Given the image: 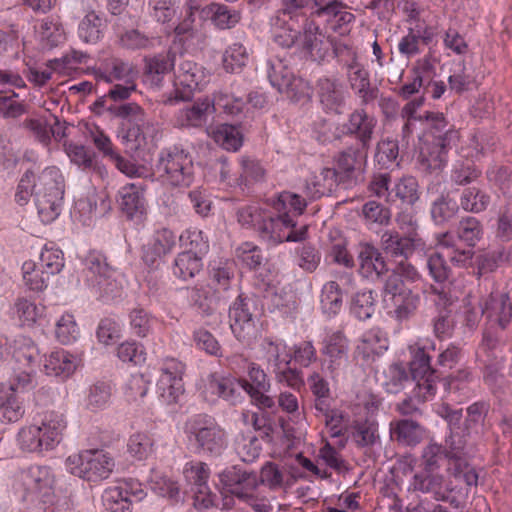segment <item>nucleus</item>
Here are the masks:
<instances>
[{"label": "nucleus", "mask_w": 512, "mask_h": 512, "mask_svg": "<svg viewBox=\"0 0 512 512\" xmlns=\"http://www.w3.org/2000/svg\"><path fill=\"white\" fill-rule=\"evenodd\" d=\"M24 414V401L19 393L6 391L0 395V422L2 424L16 423Z\"/></svg>", "instance_id": "40"}, {"label": "nucleus", "mask_w": 512, "mask_h": 512, "mask_svg": "<svg viewBox=\"0 0 512 512\" xmlns=\"http://www.w3.org/2000/svg\"><path fill=\"white\" fill-rule=\"evenodd\" d=\"M108 111L114 116L126 121L124 126L140 123L142 126L144 121L149 120L144 110L136 103L130 102L121 105H109Z\"/></svg>", "instance_id": "58"}, {"label": "nucleus", "mask_w": 512, "mask_h": 512, "mask_svg": "<svg viewBox=\"0 0 512 512\" xmlns=\"http://www.w3.org/2000/svg\"><path fill=\"white\" fill-rule=\"evenodd\" d=\"M409 380V374L402 363H393L383 371L382 386L386 392L397 394Z\"/></svg>", "instance_id": "53"}, {"label": "nucleus", "mask_w": 512, "mask_h": 512, "mask_svg": "<svg viewBox=\"0 0 512 512\" xmlns=\"http://www.w3.org/2000/svg\"><path fill=\"white\" fill-rule=\"evenodd\" d=\"M349 344L341 331L333 332L323 340L322 354L325 356L324 369L332 378L337 377L348 363Z\"/></svg>", "instance_id": "17"}, {"label": "nucleus", "mask_w": 512, "mask_h": 512, "mask_svg": "<svg viewBox=\"0 0 512 512\" xmlns=\"http://www.w3.org/2000/svg\"><path fill=\"white\" fill-rule=\"evenodd\" d=\"M482 303V315L486 319V328L480 349L492 352V355L496 356L495 351L502 348L508 340L506 328L512 320V302L508 293L491 291Z\"/></svg>", "instance_id": "5"}, {"label": "nucleus", "mask_w": 512, "mask_h": 512, "mask_svg": "<svg viewBox=\"0 0 512 512\" xmlns=\"http://www.w3.org/2000/svg\"><path fill=\"white\" fill-rule=\"evenodd\" d=\"M359 271L365 277L376 276L380 279L389 272L387 263L378 248L370 243L358 245Z\"/></svg>", "instance_id": "30"}, {"label": "nucleus", "mask_w": 512, "mask_h": 512, "mask_svg": "<svg viewBox=\"0 0 512 512\" xmlns=\"http://www.w3.org/2000/svg\"><path fill=\"white\" fill-rule=\"evenodd\" d=\"M24 489L23 500L37 503L43 512H68L70 502L60 490H56V479L48 466L33 465L21 473Z\"/></svg>", "instance_id": "2"}, {"label": "nucleus", "mask_w": 512, "mask_h": 512, "mask_svg": "<svg viewBox=\"0 0 512 512\" xmlns=\"http://www.w3.org/2000/svg\"><path fill=\"white\" fill-rule=\"evenodd\" d=\"M218 477L220 497H217V501L221 509L233 508L236 498L252 507L255 512L272 510L269 500L258 493L259 479L256 472L235 465L223 470Z\"/></svg>", "instance_id": "1"}, {"label": "nucleus", "mask_w": 512, "mask_h": 512, "mask_svg": "<svg viewBox=\"0 0 512 512\" xmlns=\"http://www.w3.org/2000/svg\"><path fill=\"white\" fill-rule=\"evenodd\" d=\"M37 264L47 275H56L64 267L63 252L60 249L45 246Z\"/></svg>", "instance_id": "62"}, {"label": "nucleus", "mask_w": 512, "mask_h": 512, "mask_svg": "<svg viewBox=\"0 0 512 512\" xmlns=\"http://www.w3.org/2000/svg\"><path fill=\"white\" fill-rule=\"evenodd\" d=\"M145 496L141 484L133 479L120 482L117 486L105 489L102 500L105 508L111 512H130L133 502L141 501Z\"/></svg>", "instance_id": "16"}, {"label": "nucleus", "mask_w": 512, "mask_h": 512, "mask_svg": "<svg viewBox=\"0 0 512 512\" xmlns=\"http://www.w3.org/2000/svg\"><path fill=\"white\" fill-rule=\"evenodd\" d=\"M284 17L279 9L275 18L272 19V38L279 47L290 48L298 41L300 31L289 25Z\"/></svg>", "instance_id": "46"}, {"label": "nucleus", "mask_w": 512, "mask_h": 512, "mask_svg": "<svg viewBox=\"0 0 512 512\" xmlns=\"http://www.w3.org/2000/svg\"><path fill=\"white\" fill-rule=\"evenodd\" d=\"M367 157V151L360 146L348 147L341 151L336 159L337 171L344 188L356 183V171L361 168L362 160Z\"/></svg>", "instance_id": "31"}, {"label": "nucleus", "mask_w": 512, "mask_h": 512, "mask_svg": "<svg viewBox=\"0 0 512 512\" xmlns=\"http://www.w3.org/2000/svg\"><path fill=\"white\" fill-rule=\"evenodd\" d=\"M44 367L48 375L67 377L75 371L77 358L66 350H57L49 355Z\"/></svg>", "instance_id": "41"}, {"label": "nucleus", "mask_w": 512, "mask_h": 512, "mask_svg": "<svg viewBox=\"0 0 512 512\" xmlns=\"http://www.w3.org/2000/svg\"><path fill=\"white\" fill-rule=\"evenodd\" d=\"M257 299L240 294L229 307L230 328L243 344L251 345L257 338L255 318L258 313Z\"/></svg>", "instance_id": "11"}, {"label": "nucleus", "mask_w": 512, "mask_h": 512, "mask_svg": "<svg viewBox=\"0 0 512 512\" xmlns=\"http://www.w3.org/2000/svg\"><path fill=\"white\" fill-rule=\"evenodd\" d=\"M64 200V178L55 167L45 168L37 177L36 207L41 221L53 222L61 213Z\"/></svg>", "instance_id": "8"}, {"label": "nucleus", "mask_w": 512, "mask_h": 512, "mask_svg": "<svg viewBox=\"0 0 512 512\" xmlns=\"http://www.w3.org/2000/svg\"><path fill=\"white\" fill-rule=\"evenodd\" d=\"M459 206L469 213H481L485 211L491 202V197L485 191L477 187L463 189Z\"/></svg>", "instance_id": "47"}, {"label": "nucleus", "mask_w": 512, "mask_h": 512, "mask_svg": "<svg viewBox=\"0 0 512 512\" xmlns=\"http://www.w3.org/2000/svg\"><path fill=\"white\" fill-rule=\"evenodd\" d=\"M489 409L490 404L486 401H478L468 406L467 416L463 422L464 435L477 440L484 435L487 429L485 419Z\"/></svg>", "instance_id": "34"}, {"label": "nucleus", "mask_w": 512, "mask_h": 512, "mask_svg": "<svg viewBox=\"0 0 512 512\" xmlns=\"http://www.w3.org/2000/svg\"><path fill=\"white\" fill-rule=\"evenodd\" d=\"M175 61L176 53L173 51L145 58V81L153 88H160L164 75L173 69Z\"/></svg>", "instance_id": "32"}, {"label": "nucleus", "mask_w": 512, "mask_h": 512, "mask_svg": "<svg viewBox=\"0 0 512 512\" xmlns=\"http://www.w3.org/2000/svg\"><path fill=\"white\" fill-rule=\"evenodd\" d=\"M340 185L344 187V182L336 168L325 167L306 181L303 192L308 200L314 201L331 195Z\"/></svg>", "instance_id": "24"}, {"label": "nucleus", "mask_w": 512, "mask_h": 512, "mask_svg": "<svg viewBox=\"0 0 512 512\" xmlns=\"http://www.w3.org/2000/svg\"><path fill=\"white\" fill-rule=\"evenodd\" d=\"M85 275L88 285L105 301L121 297L122 285L112 277L113 271L106 258L98 253H90L85 259Z\"/></svg>", "instance_id": "13"}, {"label": "nucleus", "mask_w": 512, "mask_h": 512, "mask_svg": "<svg viewBox=\"0 0 512 512\" xmlns=\"http://www.w3.org/2000/svg\"><path fill=\"white\" fill-rule=\"evenodd\" d=\"M343 290L337 281L326 282L321 290V309L329 317L337 315L343 306Z\"/></svg>", "instance_id": "45"}, {"label": "nucleus", "mask_w": 512, "mask_h": 512, "mask_svg": "<svg viewBox=\"0 0 512 512\" xmlns=\"http://www.w3.org/2000/svg\"><path fill=\"white\" fill-rule=\"evenodd\" d=\"M480 352L485 354V359H481V361L485 365L484 370V381L485 383L492 389V391L495 393L497 389H500L502 387V384L504 383V377L499 372L501 368V362L498 360L499 358V351H501V348H498L495 353L496 356L492 355V352H485L479 348Z\"/></svg>", "instance_id": "55"}, {"label": "nucleus", "mask_w": 512, "mask_h": 512, "mask_svg": "<svg viewBox=\"0 0 512 512\" xmlns=\"http://www.w3.org/2000/svg\"><path fill=\"white\" fill-rule=\"evenodd\" d=\"M376 309V295L372 290L356 292L350 302L351 313L359 320L372 317Z\"/></svg>", "instance_id": "50"}, {"label": "nucleus", "mask_w": 512, "mask_h": 512, "mask_svg": "<svg viewBox=\"0 0 512 512\" xmlns=\"http://www.w3.org/2000/svg\"><path fill=\"white\" fill-rule=\"evenodd\" d=\"M296 263L308 273L314 272L321 262L320 251L311 243H305L295 250Z\"/></svg>", "instance_id": "63"}, {"label": "nucleus", "mask_w": 512, "mask_h": 512, "mask_svg": "<svg viewBox=\"0 0 512 512\" xmlns=\"http://www.w3.org/2000/svg\"><path fill=\"white\" fill-rule=\"evenodd\" d=\"M389 341L386 333L380 328H372L366 331L356 346L355 353L365 362H372L387 351Z\"/></svg>", "instance_id": "29"}, {"label": "nucleus", "mask_w": 512, "mask_h": 512, "mask_svg": "<svg viewBox=\"0 0 512 512\" xmlns=\"http://www.w3.org/2000/svg\"><path fill=\"white\" fill-rule=\"evenodd\" d=\"M111 386L105 382H96L88 389L85 406L91 411L104 409L111 398Z\"/></svg>", "instance_id": "59"}, {"label": "nucleus", "mask_w": 512, "mask_h": 512, "mask_svg": "<svg viewBox=\"0 0 512 512\" xmlns=\"http://www.w3.org/2000/svg\"><path fill=\"white\" fill-rule=\"evenodd\" d=\"M421 297L411 289L404 290L397 297L392 299L394 304V315L398 321H405L413 317L419 307Z\"/></svg>", "instance_id": "48"}, {"label": "nucleus", "mask_w": 512, "mask_h": 512, "mask_svg": "<svg viewBox=\"0 0 512 512\" xmlns=\"http://www.w3.org/2000/svg\"><path fill=\"white\" fill-rule=\"evenodd\" d=\"M377 119L366 112L364 108H357L348 115L343 124V134L354 137L358 146L363 151H368L371 146Z\"/></svg>", "instance_id": "19"}, {"label": "nucleus", "mask_w": 512, "mask_h": 512, "mask_svg": "<svg viewBox=\"0 0 512 512\" xmlns=\"http://www.w3.org/2000/svg\"><path fill=\"white\" fill-rule=\"evenodd\" d=\"M202 16L211 19L219 29H231L240 21V13L227 5L212 3L203 6Z\"/></svg>", "instance_id": "39"}, {"label": "nucleus", "mask_w": 512, "mask_h": 512, "mask_svg": "<svg viewBox=\"0 0 512 512\" xmlns=\"http://www.w3.org/2000/svg\"><path fill=\"white\" fill-rule=\"evenodd\" d=\"M432 292L437 296V299L434 300L435 305L443 308L434 320V334L438 339H444L450 335L453 327L449 313L446 310L452 304V298L444 287H432Z\"/></svg>", "instance_id": "36"}, {"label": "nucleus", "mask_w": 512, "mask_h": 512, "mask_svg": "<svg viewBox=\"0 0 512 512\" xmlns=\"http://www.w3.org/2000/svg\"><path fill=\"white\" fill-rule=\"evenodd\" d=\"M411 359L409 361L410 374L412 379H418L425 375L437 372L431 366V357L426 351L425 346L418 344L409 347Z\"/></svg>", "instance_id": "49"}, {"label": "nucleus", "mask_w": 512, "mask_h": 512, "mask_svg": "<svg viewBox=\"0 0 512 512\" xmlns=\"http://www.w3.org/2000/svg\"><path fill=\"white\" fill-rule=\"evenodd\" d=\"M475 440L464 435L462 430H452L446 438L445 446L443 447L445 458L448 459L449 464L467 460V457L470 455V446L472 445L470 441Z\"/></svg>", "instance_id": "37"}, {"label": "nucleus", "mask_w": 512, "mask_h": 512, "mask_svg": "<svg viewBox=\"0 0 512 512\" xmlns=\"http://www.w3.org/2000/svg\"><path fill=\"white\" fill-rule=\"evenodd\" d=\"M347 92L337 79L320 78L317 82V96L322 108L328 113L341 114L346 104Z\"/></svg>", "instance_id": "23"}, {"label": "nucleus", "mask_w": 512, "mask_h": 512, "mask_svg": "<svg viewBox=\"0 0 512 512\" xmlns=\"http://www.w3.org/2000/svg\"><path fill=\"white\" fill-rule=\"evenodd\" d=\"M80 13L83 15L78 25V36L86 43L95 44L103 36L106 26L101 12H97L91 0L81 2Z\"/></svg>", "instance_id": "26"}, {"label": "nucleus", "mask_w": 512, "mask_h": 512, "mask_svg": "<svg viewBox=\"0 0 512 512\" xmlns=\"http://www.w3.org/2000/svg\"><path fill=\"white\" fill-rule=\"evenodd\" d=\"M347 79L352 90L360 98L362 105H367L378 96V88L373 87L370 82L369 72L354 56L352 61L346 65Z\"/></svg>", "instance_id": "27"}, {"label": "nucleus", "mask_w": 512, "mask_h": 512, "mask_svg": "<svg viewBox=\"0 0 512 512\" xmlns=\"http://www.w3.org/2000/svg\"><path fill=\"white\" fill-rule=\"evenodd\" d=\"M179 241L187 249L185 252H192L200 258L209 251L208 238L201 230L187 229L179 236Z\"/></svg>", "instance_id": "57"}, {"label": "nucleus", "mask_w": 512, "mask_h": 512, "mask_svg": "<svg viewBox=\"0 0 512 512\" xmlns=\"http://www.w3.org/2000/svg\"><path fill=\"white\" fill-rule=\"evenodd\" d=\"M120 208L128 219H138L146 211L144 190L141 186L132 183L123 186L120 191Z\"/></svg>", "instance_id": "33"}, {"label": "nucleus", "mask_w": 512, "mask_h": 512, "mask_svg": "<svg viewBox=\"0 0 512 512\" xmlns=\"http://www.w3.org/2000/svg\"><path fill=\"white\" fill-rule=\"evenodd\" d=\"M460 209L449 193H441L431 201L430 215L436 225H443L454 219Z\"/></svg>", "instance_id": "38"}, {"label": "nucleus", "mask_w": 512, "mask_h": 512, "mask_svg": "<svg viewBox=\"0 0 512 512\" xmlns=\"http://www.w3.org/2000/svg\"><path fill=\"white\" fill-rule=\"evenodd\" d=\"M425 142L422 148L423 161L428 169H443L448 161V151L458 138V131L449 123L443 113L427 111L424 114Z\"/></svg>", "instance_id": "4"}, {"label": "nucleus", "mask_w": 512, "mask_h": 512, "mask_svg": "<svg viewBox=\"0 0 512 512\" xmlns=\"http://www.w3.org/2000/svg\"><path fill=\"white\" fill-rule=\"evenodd\" d=\"M97 81L113 83L114 81L131 82L137 76V70L132 63L120 58L112 57L103 60L93 69Z\"/></svg>", "instance_id": "28"}, {"label": "nucleus", "mask_w": 512, "mask_h": 512, "mask_svg": "<svg viewBox=\"0 0 512 512\" xmlns=\"http://www.w3.org/2000/svg\"><path fill=\"white\" fill-rule=\"evenodd\" d=\"M70 472L86 481L98 482L107 479L115 467L114 459L104 450H86L69 457Z\"/></svg>", "instance_id": "12"}, {"label": "nucleus", "mask_w": 512, "mask_h": 512, "mask_svg": "<svg viewBox=\"0 0 512 512\" xmlns=\"http://www.w3.org/2000/svg\"><path fill=\"white\" fill-rule=\"evenodd\" d=\"M153 175L165 185L189 187L194 181L193 158L179 146L164 148L157 156Z\"/></svg>", "instance_id": "7"}, {"label": "nucleus", "mask_w": 512, "mask_h": 512, "mask_svg": "<svg viewBox=\"0 0 512 512\" xmlns=\"http://www.w3.org/2000/svg\"><path fill=\"white\" fill-rule=\"evenodd\" d=\"M246 379L235 378L232 376L214 377L210 382L212 392L222 399L235 404L241 399V392L245 391Z\"/></svg>", "instance_id": "35"}, {"label": "nucleus", "mask_w": 512, "mask_h": 512, "mask_svg": "<svg viewBox=\"0 0 512 512\" xmlns=\"http://www.w3.org/2000/svg\"><path fill=\"white\" fill-rule=\"evenodd\" d=\"M213 112L214 104L209 97L198 99L192 106L181 111L182 125L200 127Z\"/></svg>", "instance_id": "43"}, {"label": "nucleus", "mask_w": 512, "mask_h": 512, "mask_svg": "<svg viewBox=\"0 0 512 512\" xmlns=\"http://www.w3.org/2000/svg\"><path fill=\"white\" fill-rule=\"evenodd\" d=\"M203 6L197 0H188L184 6V16L179 24L175 27L174 32L176 36H191L194 31L196 20H207L201 14Z\"/></svg>", "instance_id": "52"}, {"label": "nucleus", "mask_w": 512, "mask_h": 512, "mask_svg": "<svg viewBox=\"0 0 512 512\" xmlns=\"http://www.w3.org/2000/svg\"><path fill=\"white\" fill-rule=\"evenodd\" d=\"M155 132V125L149 119L144 121L143 126L140 123L126 126L122 139L130 152H136L146 145L147 136H153Z\"/></svg>", "instance_id": "42"}, {"label": "nucleus", "mask_w": 512, "mask_h": 512, "mask_svg": "<svg viewBox=\"0 0 512 512\" xmlns=\"http://www.w3.org/2000/svg\"><path fill=\"white\" fill-rule=\"evenodd\" d=\"M183 475L185 480L191 485V491L194 494V505L196 507L209 508L211 506L219 507L217 496L210 492L208 479L210 469L204 462L186 463Z\"/></svg>", "instance_id": "14"}, {"label": "nucleus", "mask_w": 512, "mask_h": 512, "mask_svg": "<svg viewBox=\"0 0 512 512\" xmlns=\"http://www.w3.org/2000/svg\"><path fill=\"white\" fill-rule=\"evenodd\" d=\"M249 54L240 43L229 46L223 54V67L227 72L238 73L247 64Z\"/></svg>", "instance_id": "60"}, {"label": "nucleus", "mask_w": 512, "mask_h": 512, "mask_svg": "<svg viewBox=\"0 0 512 512\" xmlns=\"http://www.w3.org/2000/svg\"><path fill=\"white\" fill-rule=\"evenodd\" d=\"M263 348L265 350L268 364L272 367V372L280 370L287 364H291L292 356L286 350V345L280 341H273L266 338L263 341Z\"/></svg>", "instance_id": "51"}, {"label": "nucleus", "mask_w": 512, "mask_h": 512, "mask_svg": "<svg viewBox=\"0 0 512 512\" xmlns=\"http://www.w3.org/2000/svg\"><path fill=\"white\" fill-rule=\"evenodd\" d=\"M291 225L288 212H278L276 215L265 212L255 231L268 246H276L284 242V232Z\"/></svg>", "instance_id": "25"}, {"label": "nucleus", "mask_w": 512, "mask_h": 512, "mask_svg": "<svg viewBox=\"0 0 512 512\" xmlns=\"http://www.w3.org/2000/svg\"><path fill=\"white\" fill-rule=\"evenodd\" d=\"M215 142L223 149L237 151L243 144V135L235 125L222 124L213 131Z\"/></svg>", "instance_id": "54"}, {"label": "nucleus", "mask_w": 512, "mask_h": 512, "mask_svg": "<svg viewBox=\"0 0 512 512\" xmlns=\"http://www.w3.org/2000/svg\"><path fill=\"white\" fill-rule=\"evenodd\" d=\"M418 182L412 176L398 178L392 183L389 173L374 175L369 189L391 205L413 206L419 200Z\"/></svg>", "instance_id": "9"}, {"label": "nucleus", "mask_w": 512, "mask_h": 512, "mask_svg": "<svg viewBox=\"0 0 512 512\" xmlns=\"http://www.w3.org/2000/svg\"><path fill=\"white\" fill-rule=\"evenodd\" d=\"M483 227L481 222L472 216L462 218L457 226V237L468 247L473 248L482 238Z\"/></svg>", "instance_id": "56"}, {"label": "nucleus", "mask_w": 512, "mask_h": 512, "mask_svg": "<svg viewBox=\"0 0 512 512\" xmlns=\"http://www.w3.org/2000/svg\"><path fill=\"white\" fill-rule=\"evenodd\" d=\"M66 420L63 414L48 411L39 425L22 427L17 434L20 448L26 452H42L54 449L62 440Z\"/></svg>", "instance_id": "6"}, {"label": "nucleus", "mask_w": 512, "mask_h": 512, "mask_svg": "<svg viewBox=\"0 0 512 512\" xmlns=\"http://www.w3.org/2000/svg\"><path fill=\"white\" fill-rule=\"evenodd\" d=\"M204 79L205 73L201 66L193 61L183 60L176 74V84L182 86L184 90L177 89L175 96L169 97L166 103L190 100L192 91L198 89Z\"/></svg>", "instance_id": "21"}, {"label": "nucleus", "mask_w": 512, "mask_h": 512, "mask_svg": "<svg viewBox=\"0 0 512 512\" xmlns=\"http://www.w3.org/2000/svg\"><path fill=\"white\" fill-rule=\"evenodd\" d=\"M203 267L202 258L192 252H181L174 260L173 274L178 279L186 281L194 278Z\"/></svg>", "instance_id": "44"}, {"label": "nucleus", "mask_w": 512, "mask_h": 512, "mask_svg": "<svg viewBox=\"0 0 512 512\" xmlns=\"http://www.w3.org/2000/svg\"><path fill=\"white\" fill-rule=\"evenodd\" d=\"M38 34L40 40L48 48L58 46L65 39L62 25L51 17L42 20Z\"/></svg>", "instance_id": "61"}, {"label": "nucleus", "mask_w": 512, "mask_h": 512, "mask_svg": "<svg viewBox=\"0 0 512 512\" xmlns=\"http://www.w3.org/2000/svg\"><path fill=\"white\" fill-rule=\"evenodd\" d=\"M184 433L192 451L205 458H218L228 447V435L216 419L206 413L188 418Z\"/></svg>", "instance_id": "3"}, {"label": "nucleus", "mask_w": 512, "mask_h": 512, "mask_svg": "<svg viewBox=\"0 0 512 512\" xmlns=\"http://www.w3.org/2000/svg\"><path fill=\"white\" fill-rule=\"evenodd\" d=\"M381 249L387 257L408 260L417 249L424 246L419 234L401 235L398 231L387 230L381 235Z\"/></svg>", "instance_id": "18"}, {"label": "nucleus", "mask_w": 512, "mask_h": 512, "mask_svg": "<svg viewBox=\"0 0 512 512\" xmlns=\"http://www.w3.org/2000/svg\"><path fill=\"white\" fill-rule=\"evenodd\" d=\"M22 269L24 283L30 290L42 291L47 287L51 276L44 273L38 264L25 262Z\"/></svg>", "instance_id": "64"}, {"label": "nucleus", "mask_w": 512, "mask_h": 512, "mask_svg": "<svg viewBox=\"0 0 512 512\" xmlns=\"http://www.w3.org/2000/svg\"><path fill=\"white\" fill-rule=\"evenodd\" d=\"M391 441L402 447H415L426 436V428L415 418L393 419L389 424Z\"/></svg>", "instance_id": "22"}, {"label": "nucleus", "mask_w": 512, "mask_h": 512, "mask_svg": "<svg viewBox=\"0 0 512 512\" xmlns=\"http://www.w3.org/2000/svg\"><path fill=\"white\" fill-rule=\"evenodd\" d=\"M267 77L271 85L289 98L302 93L303 82L296 78L291 68L282 59H269L266 63Z\"/></svg>", "instance_id": "20"}, {"label": "nucleus", "mask_w": 512, "mask_h": 512, "mask_svg": "<svg viewBox=\"0 0 512 512\" xmlns=\"http://www.w3.org/2000/svg\"><path fill=\"white\" fill-rule=\"evenodd\" d=\"M415 491L431 494L436 501L447 502L455 509L465 505L468 491L452 483H446L444 476L432 471H420L413 476Z\"/></svg>", "instance_id": "10"}, {"label": "nucleus", "mask_w": 512, "mask_h": 512, "mask_svg": "<svg viewBox=\"0 0 512 512\" xmlns=\"http://www.w3.org/2000/svg\"><path fill=\"white\" fill-rule=\"evenodd\" d=\"M184 371L185 365L182 362L173 358L164 361L157 387L161 399L166 404L177 403L184 393Z\"/></svg>", "instance_id": "15"}]
</instances>
